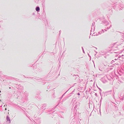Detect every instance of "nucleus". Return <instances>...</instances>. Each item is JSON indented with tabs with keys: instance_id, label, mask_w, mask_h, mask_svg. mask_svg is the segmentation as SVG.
<instances>
[{
	"instance_id": "nucleus-1",
	"label": "nucleus",
	"mask_w": 124,
	"mask_h": 124,
	"mask_svg": "<svg viewBox=\"0 0 124 124\" xmlns=\"http://www.w3.org/2000/svg\"><path fill=\"white\" fill-rule=\"evenodd\" d=\"M39 10H40V9L39 7H37L36 8V11H39Z\"/></svg>"
},
{
	"instance_id": "nucleus-2",
	"label": "nucleus",
	"mask_w": 124,
	"mask_h": 124,
	"mask_svg": "<svg viewBox=\"0 0 124 124\" xmlns=\"http://www.w3.org/2000/svg\"><path fill=\"white\" fill-rule=\"evenodd\" d=\"M1 104V102H0V107H1V106L0 105Z\"/></svg>"
},
{
	"instance_id": "nucleus-3",
	"label": "nucleus",
	"mask_w": 124,
	"mask_h": 124,
	"mask_svg": "<svg viewBox=\"0 0 124 124\" xmlns=\"http://www.w3.org/2000/svg\"><path fill=\"white\" fill-rule=\"evenodd\" d=\"M5 110H7V108H6L5 109Z\"/></svg>"
},
{
	"instance_id": "nucleus-4",
	"label": "nucleus",
	"mask_w": 124,
	"mask_h": 124,
	"mask_svg": "<svg viewBox=\"0 0 124 124\" xmlns=\"http://www.w3.org/2000/svg\"><path fill=\"white\" fill-rule=\"evenodd\" d=\"M7 119H8V117H7Z\"/></svg>"
},
{
	"instance_id": "nucleus-5",
	"label": "nucleus",
	"mask_w": 124,
	"mask_h": 124,
	"mask_svg": "<svg viewBox=\"0 0 124 124\" xmlns=\"http://www.w3.org/2000/svg\"><path fill=\"white\" fill-rule=\"evenodd\" d=\"M7 119H8V117H7Z\"/></svg>"
},
{
	"instance_id": "nucleus-6",
	"label": "nucleus",
	"mask_w": 124,
	"mask_h": 124,
	"mask_svg": "<svg viewBox=\"0 0 124 124\" xmlns=\"http://www.w3.org/2000/svg\"><path fill=\"white\" fill-rule=\"evenodd\" d=\"M78 94L79 95V93Z\"/></svg>"
},
{
	"instance_id": "nucleus-7",
	"label": "nucleus",
	"mask_w": 124,
	"mask_h": 124,
	"mask_svg": "<svg viewBox=\"0 0 124 124\" xmlns=\"http://www.w3.org/2000/svg\"><path fill=\"white\" fill-rule=\"evenodd\" d=\"M0 92H1V91H0Z\"/></svg>"
}]
</instances>
